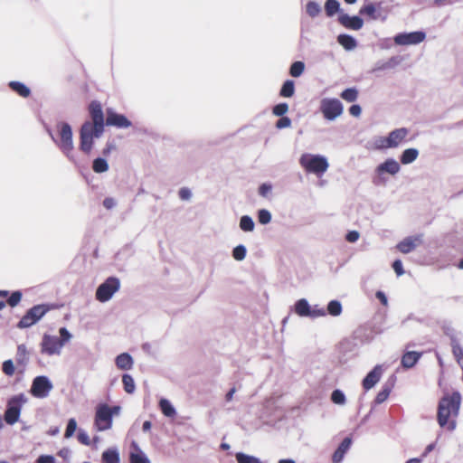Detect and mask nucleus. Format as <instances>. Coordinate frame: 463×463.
I'll list each match as a JSON object with an SVG mask.
<instances>
[{
  "label": "nucleus",
  "instance_id": "5fc2aeb1",
  "mask_svg": "<svg viewBox=\"0 0 463 463\" xmlns=\"http://www.w3.org/2000/svg\"><path fill=\"white\" fill-rule=\"evenodd\" d=\"M290 125L291 119L288 117H280V118L276 122V128L279 129L288 128Z\"/></svg>",
  "mask_w": 463,
  "mask_h": 463
},
{
  "label": "nucleus",
  "instance_id": "4c0bfd02",
  "mask_svg": "<svg viewBox=\"0 0 463 463\" xmlns=\"http://www.w3.org/2000/svg\"><path fill=\"white\" fill-rule=\"evenodd\" d=\"M305 70V64L303 61H295L291 64L289 69V74L292 77H299Z\"/></svg>",
  "mask_w": 463,
  "mask_h": 463
},
{
  "label": "nucleus",
  "instance_id": "bf43d9fd",
  "mask_svg": "<svg viewBox=\"0 0 463 463\" xmlns=\"http://www.w3.org/2000/svg\"><path fill=\"white\" fill-rule=\"evenodd\" d=\"M392 268L397 274V276H402L404 273L402 263L400 260H396L392 263Z\"/></svg>",
  "mask_w": 463,
  "mask_h": 463
},
{
  "label": "nucleus",
  "instance_id": "ddd939ff",
  "mask_svg": "<svg viewBox=\"0 0 463 463\" xmlns=\"http://www.w3.org/2000/svg\"><path fill=\"white\" fill-rule=\"evenodd\" d=\"M106 124L118 128H128L131 127V121L123 114L115 112L112 109H107Z\"/></svg>",
  "mask_w": 463,
  "mask_h": 463
},
{
  "label": "nucleus",
  "instance_id": "2f4dec72",
  "mask_svg": "<svg viewBox=\"0 0 463 463\" xmlns=\"http://www.w3.org/2000/svg\"><path fill=\"white\" fill-rule=\"evenodd\" d=\"M359 96V92L356 88H348L340 93V97L346 102H354Z\"/></svg>",
  "mask_w": 463,
  "mask_h": 463
},
{
  "label": "nucleus",
  "instance_id": "393cba45",
  "mask_svg": "<svg viewBox=\"0 0 463 463\" xmlns=\"http://www.w3.org/2000/svg\"><path fill=\"white\" fill-rule=\"evenodd\" d=\"M418 156L419 151L416 148H407L402 153L400 160L402 164L408 165L414 162Z\"/></svg>",
  "mask_w": 463,
  "mask_h": 463
},
{
  "label": "nucleus",
  "instance_id": "774afa93",
  "mask_svg": "<svg viewBox=\"0 0 463 463\" xmlns=\"http://www.w3.org/2000/svg\"><path fill=\"white\" fill-rule=\"evenodd\" d=\"M376 298L382 302V304L386 305L387 304V298L382 291L376 292Z\"/></svg>",
  "mask_w": 463,
  "mask_h": 463
},
{
  "label": "nucleus",
  "instance_id": "6ab92c4d",
  "mask_svg": "<svg viewBox=\"0 0 463 463\" xmlns=\"http://www.w3.org/2000/svg\"><path fill=\"white\" fill-rule=\"evenodd\" d=\"M338 22L345 28L352 30H359L364 25V21L359 16H349L346 14L338 17Z\"/></svg>",
  "mask_w": 463,
  "mask_h": 463
},
{
  "label": "nucleus",
  "instance_id": "f8f14e48",
  "mask_svg": "<svg viewBox=\"0 0 463 463\" xmlns=\"http://www.w3.org/2000/svg\"><path fill=\"white\" fill-rule=\"evenodd\" d=\"M63 346L61 343L59 341V337L56 335H52L49 334H44L43 335L42 343H41V352L49 356L52 355H60L61 353Z\"/></svg>",
  "mask_w": 463,
  "mask_h": 463
},
{
  "label": "nucleus",
  "instance_id": "49530a36",
  "mask_svg": "<svg viewBox=\"0 0 463 463\" xmlns=\"http://www.w3.org/2000/svg\"><path fill=\"white\" fill-rule=\"evenodd\" d=\"M2 371L7 376L14 375L15 371L14 362L11 359L5 360L2 364Z\"/></svg>",
  "mask_w": 463,
  "mask_h": 463
},
{
  "label": "nucleus",
  "instance_id": "a18cd8bd",
  "mask_svg": "<svg viewBox=\"0 0 463 463\" xmlns=\"http://www.w3.org/2000/svg\"><path fill=\"white\" fill-rule=\"evenodd\" d=\"M130 463H149V460L142 451H138L130 454Z\"/></svg>",
  "mask_w": 463,
  "mask_h": 463
},
{
  "label": "nucleus",
  "instance_id": "412c9836",
  "mask_svg": "<svg viewBox=\"0 0 463 463\" xmlns=\"http://www.w3.org/2000/svg\"><path fill=\"white\" fill-rule=\"evenodd\" d=\"M351 444H352L351 438L346 437L343 439V441L340 443L337 449L333 454L332 460L334 463H340L342 461L345 454L349 449Z\"/></svg>",
  "mask_w": 463,
  "mask_h": 463
},
{
  "label": "nucleus",
  "instance_id": "f3484780",
  "mask_svg": "<svg viewBox=\"0 0 463 463\" xmlns=\"http://www.w3.org/2000/svg\"><path fill=\"white\" fill-rule=\"evenodd\" d=\"M421 243V236H410L402 240L397 244V249L400 252L407 254L412 251L418 245Z\"/></svg>",
  "mask_w": 463,
  "mask_h": 463
},
{
  "label": "nucleus",
  "instance_id": "79ce46f5",
  "mask_svg": "<svg viewBox=\"0 0 463 463\" xmlns=\"http://www.w3.org/2000/svg\"><path fill=\"white\" fill-rule=\"evenodd\" d=\"M375 13L376 8L373 4L365 5L360 9L361 14L368 15L372 19H377L378 16L375 14Z\"/></svg>",
  "mask_w": 463,
  "mask_h": 463
},
{
  "label": "nucleus",
  "instance_id": "2eb2a0df",
  "mask_svg": "<svg viewBox=\"0 0 463 463\" xmlns=\"http://www.w3.org/2000/svg\"><path fill=\"white\" fill-rule=\"evenodd\" d=\"M400 170L401 166L399 163L393 158H388L376 167L375 172L379 176L383 175L385 173L391 175H395L400 172Z\"/></svg>",
  "mask_w": 463,
  "mask_h": 463
},
{
  "label": "nucleus",
  "instance_id": "4468645a",
  "mask_svg": "<svg viewBox=\"0 0 463 463\" xmlns=\"http://www.w3.org/2000/svg\"><path fill=\"white\" fill-rule=\"evenodd\" d=\"M425 33L422 32H412L409 33H399L394 37V43L398 45L418 44L423 42Z\"/></svg>",
  "mask_w": 463,
  "mask_h": 463
},
{
  "label": "nucleus",
  "instance_id": "6e6552de",
  "mask_svg": "<svg viewBox=\"0 0 463 463\" xmlns=\"http://www.w3.org/2000/svg\"><path fill=\"white\" fill-rule=\"evenodd\" d=\"M320 111L327 120H335L343 114L344 107L337 99L326 98L320 102Z\"/></svg>",
  "mask_w": 463,
  "mask_h": 463
},
{
  "label": "nucleus",
  "instance_id": "473e14b6",
  "mask_svg": "<svg viewBox=\"0 0 463 463\" xmlns=\"http://www.w3.org/2000/svg\"><path fill=\"white\" fill-rule=\"evenodd\" d=\"M392 384L385 383L382 387V390L377 393L375 400H374L375 403L381 404L383 402H385L388 399V397L392 392Z\"/></svg>",
  "mask_w": 463,
  "mask_h": 463
},
{
  "label": "nucleus",
  "instance_id": "09e8293b",
  "mask_svg": "<svg viewBox=\"0 0 463 463\" xmlns=\"http://www.w3.org/2000/svg\"><path fill=\"white\" fill-rule=\"evenodd\" d=\"M59 341L61 343V345L64 346L65 344L71 341L72 338V335L69 332V330L66 327H61L59 329Z\"/></svg>",
  "mask_w": 463,
  "mask_h": 463
},
{
  "label": "nucleus",
  "instance_id": "9b49d317",
  "mask_svg": "<svg viewBox=\"0 0 463 463\" xmlns=\"http://www.w3.org/2000/svg\"><path fill=\"white\" fill-rule=\"evenodd\" d=\"M95 426L99 431L109 430L112 427L110 407L108 404H99L96 409Z\"/></svg>",
  "mask_w": 463,
  "mask_h": 463
},
{
  "label": "nucleus",
  "instance_id": "680f3d73",
  "mask_svg": "<svg viewBox=\"0 0 463 463\" xmlns=\"http://www.w3.org/2000/svg\"><path fill=\"white\" fill-rule=\"evenodd\" d=\"M349 113L355 118L360 117L362 113L361 106L358 104H354L349 108Z\"/></svg>",
  "mask_w": 463,
  "mask_h": 463
},
{
  "label": "nucleus",
  "instance_id": "de8ad7c7",
  "mask_svg": "<svg viewBox=\"0 0 463 463\" xmlns=\"http://www.w3.org/2000/svg\"><path fill=\"white\" fill-rule=\"evenodd\" d=\"M246 248L243 245H238L232 250V257L236 260H242L246 257Z\"/></svg>",
  "mask_w": 463,
  "mask_h": 463
},
{
  "label": "nucleus",
  "instance_id": "5701e85b",
  "mask_svg": "<svg viewBox=\"0 0 463 463\" xmlns=\"http://www.w3.org/2000/svg\"><path fill=\"white\" fill-rule=\"evenodd\" d=\"M15 361L17 365L22 367V371L25 369L29 363V354L24 344L19 345L17 347Z\"/></svg>",
  "mask_w": 463,
  "mask_h": 463
},
{
  "label": "nucleus",
  "instance_id": "a19ab883",
  "mask_svg": "<svg viewBox=\"0 0 463 463\" xmlns=\"http://www.w3.org/2000/svg\"><path fill=\"white\" fill-rule=\"evenodd\" d=\"M306 11L309 16L316 17L319 14L321 8L317 3L310 1L306 5Z\"/></svg>",
  "mask_w": 463,
  "mask_h": 463
},
{
  "label": "nucleus",
  "instance_id": "338daca9",
  "mask_svg": "<svg viewBox=\"0 0 463 463\" xmlns=\"http://www.w3.org/2000/svg\"><path fill=\"white\" fill-rule=\"evenodd\" d=\"M115 148H116V146H115V144H114L113 142H108V143L106 144L105 148H104V149H103V151H102V154H103L104 156H109V155L110 154V152H111L112 150H114Z\"/></svg>",
  "mask_w": 463,
  "mask_h": 463
},
{
  "label": "nucleus",
  "instance_id": "20e7f679",
  "mask_svg": "<svg viewBox=\"0 0 463 463\" xmlns=\"http://www.w3.org/2000/svg\"><path fill=\"white\" fill-rule=\"evenodd\" d=\"M299 164L307 173L317 175L324 174L328 168L326 158L319 155L304 154L299 159Z\"/></svg>",
  "mask_w": 463,
  "mask_h": 463
},
{
  "label": "nucleus",
  "instance_id": "c85d7f7f",
  "mask_svg": "<svg viewBox=\"0 0 463 463\" xmlns=\"http://www.w3.org/2000/svg\"><path fill=\"white\" fill-rule=\"evenodd\" d=\"M119 453L116 449H109L102 453L104 463H119Z\"/></svg>",
  "mask_w": 463,
  "mask_h": 463
},
{
  "label": "nucleus",
  "instance_id": "37998d69",
  "mask_svg": "<svg viewBox=\"0 0 463 463\" xmlns=\"http://www.w3.org/2000/svg\"><path fill=\"white\" fill-rule=\"evenodd\" d=\"M452 354L459 364L463 363V348L457 342L452 343Z\"/></svg>",
  "mask_w": 463,
  "mask_h": 463
},
{
  "label": "nucleus",
  "instance_id": "864d4df0",
  "mask_svg": "<svg viewBox=\"0 0 463 463\" xmlns=\"http://www.w3.org/2000/svg\"><path fill=\"white\" fill-rule=\"evenodd\" d=\"M258 220L261 224H267L271 220V214L268 210L261 209L258 213Z\"/></svg>",
  "mask_w": 463,
  "mask_h": 463
},
{
  "label": "nucleus",
  "instance_id": "b1692460",
  "mask_svg": "<svg viewBox=\"0 0 463 463\" xmlns=\"http://www.w3.org/2000/svg\"><path fill=\"white\" fill-rule=\"evenodd\" d=\"M369 149L372 150H384L391 148L387 137L377 136L369 143Z\"/></svg>",
  "mask_w": 463,
  "mask_h": 463
},
{
  "label": "nucleus",
  "instance_id": "bb28decb",
  "mask_svg": "<svg viewBox=\"0 0 463 463\" xmlns=\"http://www.w3.org/2000/svg\"><path fill=\"white\" fill-rule=\"evenodd\" d=\"M9 87L23 98H27L31 93L30 89L20 81H10Z\"/></svg>",
  "mask_w": 463,
  "mask_h": 463
},
{
  "label": "nucleus",
  "instance_id": "dca6fc26",
  "mask_svg": "<svg viewBox=\"0 0 463 463\" xmlns=\"http://www.w3.org/2000/svg\"><path fill=\"white\" fill-rule=\"evenodd\" d=\"M408 135L409 130L406 128H400L391 131L387 136L390 147H398L405 141Z\"/></svg>",
  "mask_w": 463,
  "mask_h": 463
},
{
  "label": "nucleus",
  "instance_id": "3c124183",
  "mask_svg": "<svg viewBox=\"0 0 463 463\" xmlns=\"http://www.w3.org/2000/svg\"><path fill=\"white\" fill-rule=\"evenodd\" d=\"M22 299V292L19 290L12 292L9 298L7 299V303L10 307H16Z\"/></svg>",
  "mask_w": 463,
  "mask_h": 463
},
{
  "label": "nucleus",
  "instance_id": "58836bf2",
  "mask_svg": "<svg viewBox=\"0 0 463 463\" xmlns=\"http://www.w3.org/2000/svg\"><path fill=\"white\" fill-rule=\"evenodd\" d=\"M240 228L244 232H252L254 229L253 220L248 215L242 216L240 221Z\"/></svg>",
  "mask_w": 463,
  "mask_h": 463
},
{
  "label": "nucleus",
  "instance_id": "c03bdc74",
  "mask_svg": "<svg viewBox=\"0 0 463 463\" xmlns=\"http://www.w3.org/2000/svg\"><path fill=\"white\" fill-rule=\"evenodd\" d=\"M288 111V105L285 102L277 104L272 109V113L277 117H284Z\"/></svg>",
  "mask_w": 463,
  "mask_h": 463
},
{
  "label": "nucleus",
  "instance_id": "f257e3e1",
  "mask_svg": "<svg viewBox=\"0 0 463 463\" xmlns=\"http://www.w3.org/2000/svg\"><path fill=\"white\" fill-rule=\"evenodd\" d=\"M461 404L459 392L444 395L438 405L437 420L441 428L453 430L456 428V419L458 416Z\"/></svg>",
  "mask_w": 463,
  "mask_h": 463
},
{
  "label": "nucleus",
  "instance_id": "c756f323",
  "mask_svg": "<svg viewBox=\"0 0 463 463\" xmlns=\"http://www.w3.org/2000/svg\"><path fill=\"white\" fill-rule=\"evenodd\" d=\"M337 42L345 50H353L356 46V41L354 40V38L348 34H339L337 37Z\"/></svg>",
  "mask_w": 463,
  "mask_h": 463
},
{
  "label": "nucleus",
  "instance_id": "603ef678",
  "mask_svg": "<svg viewBox=\"0 0 463 463\" xmlns=\"http://www.w3.org/2000/svg\"><path fill=\"white\" fill-rule=\"evenodd\" d=\"M331 401L335 404H345V396L340 390H335L331 394Z\"/></svg>",
  "mask_w": 463,
  "mask_h": 463
},
{
  "label": "nucleus",
  "instance_id": "6e6d98bb",
  "mask_svg": "<svg viewBox=\"0 0 463 463\" xmlns=\"http://www.w3.org/2000/svg\"><path fill=\"white\" fill-rule=\"evenodd\" d=\"M326 316V310L323 307H318L317 306L313 308L310 307V317H318Z\"/></svg>",
  "mask_w": 463,
  "mask_h": 463
},
{
  "label": "nucleus",
  "instance_id": "052dcab7",
  "mask_svg": "<svg viewBox=\"0 0 463 463\" xmlns=\"http://www.w3.org/2000/svg\"><path fill=\"white\" fill-rule=\"evenodd\" d=\"M36 463H55V458L51 455H41L36 459Z\"/></svg>",
  "mask_w": 463,
  "mask_h": 463
},
{
  "label": "nucleus",
  "instance_id": "0e129e2a",
  "mask_svg": "<svg viewBox=\"0 0 463 463\" xmlns=\"http://www.w3.org/2000/svg\"><path fill=\"white\" fill-rule=\"evenodd\" d=\"M359 236L358 232L351 231L346 234L345 239L349 242H355L359 239Z\"/></svg>",
  "mask_w": 463,
  "mask_h": 463
},
{
  "label": "nucleus",
  "instance_id": "7ed1b4c3",
  "mask_svg": "<svg viewBox=\"0 0 463 463\" xmlns=\"http://www.w3.org/2000/svg\"><path fill=\"white\" fill-rule=\"evenodd\" d=\"M28 399L24 393H19L11 397L6 405L4 414L5 421L9 425L16 423L20 418L22 407L27 402Z\"/></svg>",
  "mask_w": 463,
  "mask_h": 463
},
{
  "label": "nucleus",
  "instance_id": "1a4fd4ad",
  "mask_svg": "<svg viewBox=\"0 0 463 463\" xmlns=\"http://www.w3.org/2000/svg\"><path fill=\"white\" fill-rule=\"evenodd\" d=\"M53 385L47 376H36L32 383L31 393L33 397L43 399L49 396Z\"/></svg>",
  "mask_w": 463,
  "mask_h": 463
},
{
  "label": "nucleus",
  "instance_id": "ea45409f",
  "mask_svg": "<svg viewBox=\"0 0 463 463\" xmlns=\"http://www.w3.org/2000/svg\"><path fill=\"white\" fill-rule=\"evenodd\" d=\"M327 311L331 316H339L342 313L341 303L337 300H331L327 305Z\"/></svg>",
  "mask_w": 463,
  "mask_h": 463
},
{
  "label": "nucleus",
  "instance_id": "7c9ffc66",
  "mask_svg": "<svg viewBox=\"0 0 463 463\" xmlns=\"http://www.w3.org/2000/svg\"><path fill=\"white\" fill-rule=\"evenodd\" d=\"M295 93V83L292 80H287L279 91V95L283 98H291Z\"/></svg>",
  "mask_w": 463,
  "mask_h": 463
},
{
  "label": "nucleus",
  "instance_id": "f03ea898",
  "mask_svg": "<svg viewBox=\"0 0 463 463\" xmlns=\"http://www.w3.org/2000/svg\"><path fill=\"white\" fill-rule=\"evenodd\" d=\"M57 129L60 135V141L54 137L52 130L47 128L46 130L52 139L53 142L58 144L61 152L70 159H71V152L74 148L73 138H72V129L69 123L64 121H60L57 123Z\"/></svg>",
  "mask_w": 463,
  "mask_h": 463
},
{
  "label": "nucleus",
  "instance_id": "69168bd1",
  "mask_svg": "<svg viewBox=\"0 0 463 463\" xmlns=\"http://www.w3.org/2000/svg\"><path fill=\"white\" fill-rule=\"evenodd\" d=\"M271 190V185L268 184H262L260 187H259V194L265 197L268 195V194L270 192Z\"/></svg>",
  "mask_w": 463,
  "mask_h": 463
},
{
  "label": "nucleus",
  "instance_id": "9d476101",
  "mask_svg": "<svg viewBox=\"0 0 463 463\" xmlns=\"http://www.w3.org/2000/svg\"><path fill=\"white\" fill-rule=\"evenodd\" d=\"M89 111L91 118L90 127L96 128L98 135H102L105 122L101 104L97 100L91 101L89 106Z\"/></svg>",
  "mask_w": 463,
  "mask_h": 463
},
{
  "label": "nucleus",
  "instance_id": "aec40b11",
  "mask_svg": "<svg viewBox=\"0 0 463 463\" xmlns=\"http://www.w3.org/2000/svg\"><path fill=\"white\" fill-rule=\"evenodd\" d=\"M421 353L415 351L405 352L401 359V364L405 369L412 368L421 357Z\"/></svg>",
  "mask_w": 463,
  "mask_h": 463
},
{
  "label": "nucleus",
  "instance_id": "e2e57ef3",
  "mask_svg": "<svg viewBox=\"0 0 463 463\" xmlns=\"http://www.w3.org/2000/svg\"><path fill=\"white\" fill-rule=\"evenodd\" d=\"M116 204L117 202L112 197H106L103 201V206L108 210L113 209L116 206Z\"/></svg>",
  "mask_w": 463,
  "mask_h": 463
},
{
  "label": "nucleus",
  "instance_id": "0eeeda50",
  "mask_svg": "<svg viewBox=\"0 0 463 463\" xmlns=\"http://www.w3.org/2000/svg\"><path fill=\"white\" fill-rule=\"evenodd\" d=\"M120 280L117 277H109L101 283L96 290V298L99 302H107L112 298L113 295L119 290Z\"/></svg>",
  "mask_w": 463,
  "mask_h": 463
},
{
  "label": "nucleus",
  "instance_id": "8fccbe9b",
  "mask_svg": "<svg viewBox=\"0 0 463 463\" xmlns=\"http://www.w3.org/2000/svg\"><path fill=\"white\" fill-rule=\"evenodd\" d=\"M77 429V422L76 420L71 418L68 420L66 430L64 433V437L66 439H69L73 436L75 430Z\"/></svg>",
  "mask_w": 463,
  "mask_h": 463
},
{
  "label": "nucleus",
  "instance_id": "13d9d810",
  "mask_svg": "<svg viewBox=\"0 0 463 463\" xmlns=\"http://www.w3.org/2000/svg\"><path fill=\"white\" fill-rule=\"evenodd\" d=\"M178 195H179L180 199H182L184 201H187L191 198L192 194L188 188L184 187L179 190Z\"/></svg>",
  "mask_w": 463,
  "mask_h": 463
},
{
  "label": "nucleus",
  "instance_id": "e433bc0d",
  "mask_svg": "<svg viewBox=\"0 0 463 463\" xmlns=\"http://www.w3.org/2000/svg\"><path fill=\"white\" fill-rule=\"evenodd\" d=\"M235 458L238 463H260L258 458L242 452L236 453Z\"/></svg>",
  "mask_w": 463,
  "mask_h": 463
},
{
  "label": "nucleus",
  "instance_id": "f704fd0d",
  "mask_svg": "<svg viewBox=\"0 0 463 463\" xmlns=\"http://www.w3.org/2000/svg\"><path fill=\"white\" fill-rule=\"evenodd\" d=\"M122 383L124 390L127 393H133L136 390V384L133 377L130 374L124 373L122 375Z\"/></svg>",
  "mask_w": 463,
  "mask_h": 463
},
{
  "label": "nucleus",
  "instance_id": "c9c22d12",
  "mask_svg": "<svg viewBox=\"0 0 463 463\" xmlns=\"http://www.w3.org/2000/svg\"><path fill=\"white\" fill-rule=\"evenodd\" d=\"M339 3L336 0H326L325 4V11L327 16H333L339 11Z\"/></svg>",
  "mask_w": 463,
  "mask_h": 463
},
{
  "label": "nucleus",
  "instance_id": "39448f33",
  "mask_svg": "<svg viewBox=\"0 0 463 463\" xmlns=\"http://www.w3.org/2000/svg\"><path fill=\"white\" fill-rule=\"evenodd\" d=\"M51 309L49 305L40 304L29 308L17 324L20 329L28 328L35 325Z\"/></svg>",
  "mask_w": 463,
  "mask_h": 463
},
{
  "label": "nucleus",
  "instance_id": "4be33fe9",
  "mask_svg": "<svg viewBox=\"0 0 463 463\" xmlns=\"http://www.w3.org/2000/svg\"><path fill=\"white\" fill-rule=\"evenodd\" d=\"M117 367L120 370H130L133 367L134 360L128 353H122L115 359Z\"/></svg>",
  "mask_w": 463,
  "mask_h": 463
},
{
  "label": "nucleus",
  "instance_id": "4d7b16f0",
  "mask_svg": "<svg viewBox=\"0 0 463 463\" xmlns=\"http://www.w3.org/2000/svg\"><path fill=\"white\" fill-rule=\"evenodd\" d=\"M78 440L81 443V444H84V445H90V437L88 435V433L83 430H80L79 432H78Z\"/></svg>",
  "mask_w": 463,
  "mask_h": 463
},
{
  "label": "nucleus",
  "instance_id": "423d86ee",
  "mask_svg": "<svg viewBox=\"0 0 463 463\" xmlns=\"http://www.w3.org/2000/svg\"><path fill=\"white\" fill-rule=\"evenodd\" d=\"M101 136L96 133V128L90 127V121H85L80 130V149L89 155L92 150L94 138H99Z\"/></svg>",
  "mask_w": 463,
  "mask_h": 463
},
{
  "label": "nucleus",
  "instance_id": "a878e982",
  "mask_svg": "<svg viewBox=\"0 0 463 463\" xmlns=\"http://www.w3.org/2000/svg\"><path fill=\"white\" fill-rule=\"evenodd\" d=\"M158 407L165 417L174 418V405L169 400L161 398L158 402Z\"/></svg>",
  "mask_w": 463,
  "mask_h": 463
},
{
  "label": "nucleus",
  "instance_id": "cd10ccee",
  "mask_svg": "<svg viewBox=\"0 0 463 463\" xmlns=\"http://www.w3.org/2000/svg\"><path fill=\"white\" fill-rule=\"evenodd\" d=\"M295 312L300 317H308L310 315V306L305 298L298 300L295 304Z\"/></svg>",
  "mask_w": 463,
  "mask_h": 463
},
{
  "label": "nucleus",
  "instance_id": "72a5a7b5",
  "mask_svg": "<svg viewBox=\"0 0 463 463\" xmlns=\"http://www.w3.org/2000/svg\"><path fill=\"white\" fill-rule=\"evenodd\" d=\"M92 169L98 174L105 173L109 170V164L106 159L98 157L92 163Z\"/></svg>",
  "mask_w": 463,
  "mask_h": 463
},
{
  "label": "nucleus",
  "instance_id": "a211bd4d",
  "mask_svg": "<svg viewBox=\"0 0 463 463\" xmlns=\"http://www.w3.org/2000/svg\"><path fill=\"white\" fill-rule=\"evenodd\" d=\"M383 369L381 365H376L363 380V387L365 391L372 389L381 379Z\"/></svg>",
  "mask_w": 463,
  "mask_h": 463
}]
</instances>
